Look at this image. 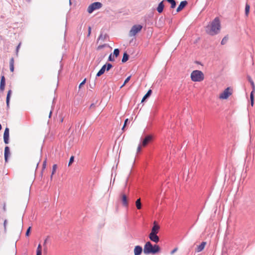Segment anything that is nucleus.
Masks as SVG:
<instances>
[{
    "instance_id": "obj_14",
    "label": "nucleus",
    "mask_w": 255,
    "mask_h": 255,
    "mask_svg": "<svg viewBox=\"0 0 255 255\" xmlns=\"http://www.w3.org/2000/svg\"><path fill=\"white\" fill-rule=\"evenodd\" d=\"M187 2L186 0L182 1L179 5L178 6L176 11L179 12L183 9V8L187 5Z\"/></svg>"
},
{
    "instance_id": "obj_45",
    "label": "nucleus",
    "mask_w": 255,
    "mask_h": 255,
    "mask_svg": "<svg viewBox=\"0 0 255 255\" xmlns=\"http://www.w3.org/2000/svg\"><path fill=\"white\" fill-rule=\"evenodd\" d=\"M140 150H141V146H140V145H139V146L137 147V152H140Z\"/></svg>"
},
{
    "instance_id": "obj_42",
    "label": "nucleus",
    "mask_w": 255,
    "mask_h": 255,
    "mask_svg": "<svg viewBox=\"0 0 255 255\" xmlns=\"http://www.w3.org/2000/svg\"><path fill=\"white\" fill-rule=\"evenodd\" d=\"M91 28L90 26L88 28V36H90V34H91Z\"/></svg>"
},
{
    "instance_id": "obj_33",
    "label": "nucleus",
    "mask_w": 255,
    "mask_h": 255,
    "mask_svg": "<svg viewBox=\"0 0 255 255\" xmlns=\"http://www.w3.org/2000/svg\"><path fill=\"white\" fill-rule=\"evenodd\" d=\"M106 65V70L107 71H108L112 67V65L110 63H108Z\"/></svg>"
},
{
    "instance_id": "obj_30",
    "label": "nucleus",
    "mask_w": 255,
    "mask_h": 255,
    "mask_svg": "<svg viewBox=\"0 0 255 255\" xmlns=\"http://www.w3.org/2000/svg\"><path fill=\"white\" fill-rule=\"evenodd\" d=\"M250 5L249 4H247L246 5V8H245V12H246V14L247 15H248L249 14V12L250 11Z\"/></svg>"
},
{
    "instance_id": "obj_27",
    "label": "nucleus",
    "mask_w": 255,
    "mask_h": 255,
    "mask_svg": "<svg viewBox=\"0 0 255 255\" xmlns=\"http://www.w3.org/2000/svg\"><path fill=\"white\" fill-rule=\"evenodd\" d=\"M107 36L106 34H103L101 33L98 38V40L104 41Z\"/></svg>"
},
{
    "instance_id": "obj_4",
    "label": "nucleus",
    "mask_w": 255,
    "mask_h": 255,
    "mask_svg": "<svg viewBox=\"0 0 255 255\" xmlns=\"http://www.w3.org/2000/svg\"><path fill=\"white\" fill-rule=\"evenodd\" d=\"M233 90L231 87H228L219 95V98L222 100L227 99L233 93Z\"/></svg>"
},
{
    "instance_id": "obj_20",
    "label": "nucleus",
    "mask_w": 255,
    "mask_h": 255,
    "mask_svg": "<svg viewBox=\"0 0 255 255\" xmlns=\"http://www.w3.org/2000/svg\"><path fill=\"white\" fill-rule=\"evenodd\" d=\"M106 65H104L102 66L101 69L99 71V72L97 74V76L99 77L101 76L102 74L104 73L105 71L106 70Z\"/></svg>"
},
{
    "instance_id": "obj_9",
    "label": "nucleus",
    "mask_w": 255,
    "mask_h": 255,
    "mask_svg": "<svg viewBox=\"0 0 255 255\" xmlns=\"http://www.w3.org/2000/svg\"><path fill=\"white\" fill-rule=\"evenodd\" d=\"M5 85V79L4 76H1L0 77V91L3 92L4 90Z\"/></svg>"
},
{
    "instance_id": "obj_15",
    "label": "nucleus",
    "mask_w": 255,
    "mask_h": 255,
    "mask_svg": "<svg viewBox=\"0 0 255 255\" xmlns=\"http://www.w3.org/2000/svg\"><path fill=\"white\" fill-rule=\"evenodd\" d=\"M206 245V242H203L200 245H199L197 247V248L196 249V252H200L202 251L204 249Z\"/></svg>"
},
{
    "instance_id": "obj_16",
    "label": "nucleus",
    "mask_w": 255,
    "mask_h": 255,
    "mask_svg": "<svg viewBox=\"0 0 255 255\" xmlns=\"http://www.w3.org/2000/svg\"><path fill=\"white\" fill-rule=\"evenodd\" d=\"M164 5L163 4V0L161 1L157 7V11L159 12V13H161L162 11H163V8H164Z\"/></svg>"
},
{
    "instance_id": "obj_31",
    "label": "nucleus",
    "mask_w": 255,
    "mask_h": 255,
    "mask_svg": "<svg viewBox=\"0 0 255 255\" xmlns=\"http://www.w3.org/2000/svg\"><path fill=\"white\" fill-rule=\"evenodd\" d=\"M119 53H120V51L118 49H115L114 51V55L116 57H117L119 55Z\"/></svg>"
},
{
    "instance_id": "obj_19",
    "label": "nucleus",
    "mask_w": 255,
    "mask_h": 255,
    "mask_svg": "<svg viewBox=\"0 0 255 255\" xmlns=\"http://www.w3.org/2000/svg\"><path fill=\"white\" fill-rule=\"evenodd\" d=\"M10 154L9 149L8 146H6L4 148V159L5 161H7L8 156Z\"/></svg>"
},
{
    "instance_id": "obj_13",
    "label": "nucleus",
    "mask_w": 255,
    "mask_h": 255,
    "mask_svg": "<svg viewBox=\"0 0 255 255\" xmlns=\"http://www.w3.org/2000/svg\"><path fill=\"white\" fill-rule=\"evenodd\" d=\"M142 251L141 247L139 246H136L134 249V255H140Z\"/></svg>"
},
{
    "instance_id": "obj_38",
    "label": "nucleus",
    "mask_w": 255,
    "mask_h": 255,
    "mask_svg": "<svg viewBox=\"0 0 255 255\" xmlns=\"http://www.w3.org/2000/svg\"><path fill=\"white\" fill-rule=\"evenodd\" d=\"M74 161V156H72L70 158V160H69V166Z\"/></svg>"
},
{
    "instance_id": "obj_11",
    "label": "nucleus",
    "mask_w": 255,
    "mask_h": 255,
    "mask_svg": "<svg viewBox=\"0 0 255 255\" xmlns=\"http://www.w3.org/2000/svg\"><path fill=\"white\" fill-rule=\"evenodd\" d=\"M9 139V129L6 128L4 131L3 133V140L5 144H7L8 143Z\"/></svg>"
},
{
    "instance_id": "obj_39",
    "label": "nucleus",
    "mask_w": 255,
    "mask_h": 255,
    "mask_svg": "<svg viewBox=\"0 0 255 255\" xmlns=\"http://www.w3.org/2000/svg\"><path fill=\"white\" fill-rule=\"evenodd\" d=\"M30 229H31V227H29L27 229V230L26 231V234H25L26 236H29V233H30Z\"/></svg>"
},
{
    "instance_id": "obj_29",
    "label": "nucleus",
    "mask_w": 255,
    "mask_h": 255,
    "mask_svg": "<svg viewBox=\"0 0 255 255\" xmlns=\"http://www.w3.org/2000/svg\"><path fill=\"white\" fill-rule=\"evenodd\" d=\"M130 78H131V76H129L125 80L124 84H123V85H122V86L121 87V88H122V87H123L129 81V80L130 79Z\"/></svg>"
},
{
    "instance_id": "obj_37",
    "label": "nucleus",
    "mask_w": 255,
    "mask_h": 255,
    "mask_svg": "<svg viewBox=\"0 0 255 255\" xmlns=\"http://www.w3.org/2000/svg\"><path fill=\"white\" fill-rule=\"evenodd\" d=\"M128 119H127L125 121V123H124V126L122 128V130H124V129H125V128L126 127L127 124V123L128 122Z\"/></svg>"
},
{
    "instance_id": "obj_12",
    "label": "nucleus",
    "mask_w": 255,
    "mask_h": 255,
    "mask_svg": "<svg viewBox=\"0 0 255 255\" xmlns=\"http://www.w3.org/2000/svg\"><path fill=\"white\" fill-rule=\"evenodd\" d=\"M152 136L150 135H147L142 142V146H145L150 141H151Z\"/></svg>"
},
{
    "instance_id": "obj_26",
    "label": "nucleus",
    "mask_w": 255,
    "mask_h": 255,
    "mask_svg": "<svg viewBox=\"0 0 255 255\" xmlns=\"http://www.w3.org/2000/svg\"><path fill=\"white\" fill-rule=\"evenodd\" d=\"M57 168V166L56 164H54L53 165V166H52V173H51V179L52 178L53 175L55 174V172L56 171Z\"/></svg>"
},
{
    "instance_id": "obj_43",
    "label": "nucleus",
    "mask_w": 255,
    "mask_h": 255,
    "mask_svg": "<svg viewBox=\"0 0 255 255\" xmlns=\"http://www.w3.org/2000/svg\"><path fill=\"white\" fill-rule=\"evenodd\" d=\"M104 46H105V45H99V46L97 47V49H98V50L101 49L103 48Z\"/></svg>"
},
{
    "instance_id": "obj_32",
    "label": "nucleus",
    "mask_w": 255,
    "mask_h": 255,
    "mask_svg": "<svg viewBox=\"0 0 255 255\" xmlns=\"http://www.w3.org/2000/svg\"><path fill=\"white\" fill-rule=\"evenodd\" d=\"M228 37H225L223 38V39H222V41H221V44L222 45H224L226 43L227 40H228Z\"/></svg>"
},
{
    "instance_id": "obj_23",
    "label": "nucleus",
    "mask_w": 255,
    "mask_h": 255,
    "mask_svg": "<svg viewBox=\"0 0 255 255\" xmlns=\"http://www.w3.org/2000/svg\"><path fill=\"white\" fill-rule=\"evenodd\" d=\"M42 255V247L40 244H39L37 250H36V255Z\"/></svg>"
},
{
    "instance_id": "obj_35",
    "label": "nucleus",
    "mask_w": 255,
    "mask_h": 255,
    "mask_svg": "<svg viewBox=\"0 0 255 255\" xmlns=\"http://www.w3.org/2000/svg\"><path fill=\"white\" fill-rule=\"evenodd\" d=\"M49 240V237L47 236L44 240V243H43V247H45V246H46V244H47V242H48Z\"/></svg>"
},
{
    "instance_id": "obj_21",
    "label": "nucleus",
    "mask_w": 255,
    "mask_h": 255,
    "mask_svg": "<svg viewBox=\"0 0 255 255\" xmlns=\"http://www.w3.org/2000/svg\"><path fill=\"white\" fill-rule=\"evenodd\" d=\"M151 93H152L151 90H149L147 91V93L143 97V98L141 100V102H143L146 98H147L148 97H149L150 96V95L151 94Z\"/></svg>"
},
{
    "instance_id": "obj_7",
    "label": "nucleus",
    "mask_w": 255,
    "mask_h": 255,
    "mask_svg": "<svg viewBox=\"0 0 255 255\" xmlns=\"http://www.w3.org/2000/svg\"><path fill=\"white\" fill-rule=\"evenodd\" d=\"M121 200L124 206L127 207L128 205L127 196L124 193H122L120 195Z\"/></svg>"
},
{
    "instance_id": "obj_22",
    "label": "nucleus",
    "mask_w": 255,
    "mask_h": 255,
    "mask_svg": "<svg viewBox=\"0 0 255 255\" xmlns=\"http://www.w3.org/2000/svg\"><path fill=\"white\" fill-rule=\"evenodd\" d=\"M135 205L137 209L139 210L141 208V203L140 199H138L135 202Z\"/></svg>"
},
{
    "instance_id": "obj_34",
    "label": "nucleus",
    "mask_w": 255,
    "mask_h": 255,
    "mask_svg": "<svg viewBox=\"0 0 255 255\" xmlns=\"http://www.w3.org/2000/svg\"><path fill=\"white\" fill-rule=\"evenodd\" d=\"M249 81L251 83L253 90H255V85H254V82L253 81V80L251 79V78L250 77L249 78Z\"/></svg>"
},
{
    "instance_id": "obj_36",
    "label": "nucleus",
    "mask_w": 255,
    "mask_h": 255,
    "mask_svg": "<svg viewBox=\"0 0 255 255\" xmlns=\"http://www.w3.org/2000/svg\"><path fill=\"white\" fill-rule=\"evenodd\" d=\"M109 60L110 61H115V58L114 57V56H112V54H110L109 57Z\"/></svg>"
},
{
    "instance_id": "obj_17",
    "label": "nucleus",
    "mask_w": 255,
    "mask_h": 255,
    "mask_svg": "<svg viewBox=\"0 0 255 255\" xmlns=\"http://www.w3.org/2000/svg\"><path fill=\"white\" fill-rule=\"evenodd\" d=\"M14 59L13 57L11 58L9 60V69L10 71L11 72H13L14 71Z\"/></svg>"
},
{
    "instance_id": "obj_46",
    "label": "nucleus",
    "mask_w": 255,
    "mask_h": 255,
    "mask_svg": "<svg viewBox=\"0 0 255 255\" xmlns=\"http://www.w3.org/2000/svg\"><path fill=\"white\" fill-rule=\"evenodd\" d=\"M47 251V246L44 247V252L46 253Z\"/></svg>"
},
{
    "instance_id": "obj_24",
    "label": "nucleus",
    "mask_w": 255,
    "mask_h": 255,
    "mask_svg": "<svg viewBox=\"0 0 255 255\" xmlns=\"http://www.w3.org/2000/svg\"><path fill=\"white\" fill-rule=\"evenodd\" d=\"M128 55L127 53H124L123 57L122 59V62L125 63L127 62L128 60Z\"/></svg>"
},
{
    "instance_id": "obj_25",
    "label": "nucleus",
    "mask_w": 255,
    "mask_h": 255,
    "mask_svg": "<svg viewBox=\"0 0 255 255\" xmlns=\"http://www.w3.org/2000/svg\"><path fill=\"white\" fill-rule=\"evenodd\" d=\"M171 4V8H174L176 6V2L174 0H166Z\"/></svg>"
},
{
    "instance_id": "obj_6",
    "label": "nucleus",
    "mask_w": 255,
    "mask_h": 255,
    "mask_svg": "<svg viewBox=\"0 0 255 255\" xmlns=\"http://www.w3.org/2000/svg\"><path fill=\"white\" fill-rule=\"evenodd\" d=\"M102 4L100 2H95L91 4L88 7L87 11L89 13H91L94 10L100 8Z\"/></svg>"
},
{
    "instance_id": "obj_41",
    "label": "nucleus",
    "mask_w": 255,
    "mask_h": 255,
    "mask_svg": "<svg viewBox=\"0 0 255 255\" xmlns=\"http://www.w3.org/2000/svg\"><path fill=\"white\" fill-rule=\"evenodd\" d=\"M46 161L45 160L43 161V165H42V169L44 170L46 168Z\"/></svg>"
},
{
    "instance_id": "obj_18",
    "label": "nucleus",
    "mask_w": 255,
    "mask_h": 255,
    "mask_svg": "<svg viewBox=\"0 0 255 255\" xmlns=\"http://www.w3.org/2000/svg\"><path fill=\"white\" fill-rule=\"evenodd\" d=\"M11 93H12V91L11 90H9L8 91V92L7 94L6 99V105H7V107H9L10 98Z\"/></svg>"
},
{
    "instance_id": "obj_2",
    "label": "nucleus",
    "mask_w": 255,
    "mask_h": 255,
    "mask_svg": "<svg viewBox=\"0 0 255 255\" xmlns=\"http://www.w3.org/2000/svg\"><path fill=\"white\" fill-rule=\"evenodd\" d=\"M160 251V248L158 245H154L152 246L150 242H147L145 243L143 248V252L146 255L148 254H155Z\"/></svg>"
},
{
    "instance_id": "obj_50",
    "label": "nucleus",
    "mask_w": 255,
    "mask_h": 255,
    "mask_svg": "<svg viewBox=\"0 0 255 255\" xmlns=\"http://www.w3.org/2000/svg\"><path fill=\"white\" fill-rule=\"evenodd\" d=\"M1 125L0 124V130H1Z\"/></svg>"
},
{
    "instance_id": "obj_10",
    "label": "nucleus",
    "mask_w": 255,
    "mask_h": 255,
    "mask_svg": "<svg viewBox=\"0 0 255 255\" xmlns=\"http://www.w3.org/2000/svg\"><path fill=\"white\" fill-rule=\"evenodd\" d=\"M149 238L151 241L155 243H157L159 241V238L157 236V234L150 233Z\"/></svg>"
},
{
    "instance_id": "obj_3",
    "label": "nucleus",
    "mask_w": 255,
    "mask_h": 255,
    "mask_svg": "<svg viewBox=\"0 0 255 255\" xmlns=\"http://www.w3.org/2000/svg\"><path fill=\"white\" fill-rule=\"evenodd\" d=\"M204 78V74L201 71L194 70L191 74V79L194 82L202 81Z\"/></svg>"
},
{
    "instance_id": "obj_40",
    "label": "nucleus",
    "mask_w": 255,
    "mask_h": 255,
    "mask_svg": "<svg viewBox=\"0 0 255 255\" xmlns=\"http://www.w3.org/2000/svg\"><path fill=\"white\" fill-rule=\"evenodd\" d=\"M86 79H85L79 85V88H80L83 85L85 84Z\"/></svg>"
},
{
    "instance_id": "obj_49",
    "label": "nucleus",
    "mask_w": 255,
    "mask_h": 255,
    "mask_svg": "<svg viewBox=\"0 0 255 255\" xmlns=\"http://www.w3.org/2000/svg\"><path fill=\"white\" fill-rule=\"evenodd\" d=\"M52 114V111H51L49 114V117H50L51 115Z\"/></svg>"
},
{
    "instance_id": "obj_8",
    "label": "nucleus",
    "mask_w": 255,
    "mask_h": 255,
    "mask_svg": "<svg viewBox=\"0 0 255 255\" xmlns=\"http://www.w3.org/2000/svg\"><path fill=\"white\" fill-rule=\"evenodd\" d=\"M160 227L155 221L153 222V226L152 228L151 234H157L159 231Z\"/></svg>"
},
{
    "instance_id": "obj_5",
    "label": "nucleus",
    "mask_w": 255,
    "mask_h": 255,
    "mask_svg": "<svg viewBox=\"0 0 255 255\" xmlns=\"http://www.w3.org/2000/svg\"><path fill=\"white\" fill-rule=\"evenodd\" d=\"M142 28V26L139 24L133 25L129 32L130 36H134L140 32Z\"/></svg>"
},
{
    "instance_id": "obj_1",
    "label": "nucleus",
    "mask_w": 255,
    "mask_h": 255,
    "mask_svg": "<svg viewBox=\"0 0 255 255\" xmlns=\"http://www.w3.org/2000/svg\"><path fill=\"white\" fill-rule=\"evenodd\" d=\"M221 29L220 21L218 17H216L211 23L210 29L208 30V34L215 35L220 32Z\"/></svg>"
},
{
    "instance_id": "obj_44",
    "label": "nucleus",
    "mask_w": 255,
    "mask_h": 255,
    "mask_svg": "<svg viewBox=\"0 0 255 255\" xmlns=\"http://www.w3.org/2000/svg\"><path fill=\"white\" fill-rule=\"evenodd\" d=\"M177 250V248H175L174 250H173L171 252V254H173L174 253H175Z\"/></svg>"
},
{
    "instance_id": "obj_48",
    "label": "nucleus",
    "mask_w": 255,
    "mask_h": 255,
    "mask_svg": "<svg viewBox=\"0 0 255 255\" xmlns=\"http://www.w3.org/2000/svg\"><path fill=\"white\" fill-rule=\"evenodd\" d=\"M20 44H19L17 46V49H16V52H17V53H18V49H19V47H20Z\"/></svg>"
},
{
    "instance_id": "obj_47",
    "label": "nucleus",
    "mask_w": 255,
    "mask_h": 255,
    "mask_svg": "<svg viewBox=\"0 0 255 255\" xmlns=\"http://www.w3.org/2000/svg\"><path fill=\"white\" fill-rule=\"evenodd\" d=\"M6 223H7V221L6 220H5L4 221V223H3V225H4L5 229L6 228Z\"/></svg>"
},
{
    "instance_id": "obj_28",
    "label": "nucleus",
    "mask_w": 255,
    "mask_h": 255,
    "mask_svg": "<svg viewBox=\"0 0 255 255\" xmlns=\"http://www.w3.org/2000/svg\"><path fill=\"white\" fill-rule=\"evenodd\" d=\"M254 91V90H253V91L251 92V95H250L251 102V105L252 106H253V105H254V95H253Z\"/></svg>"
}]
</instances>
